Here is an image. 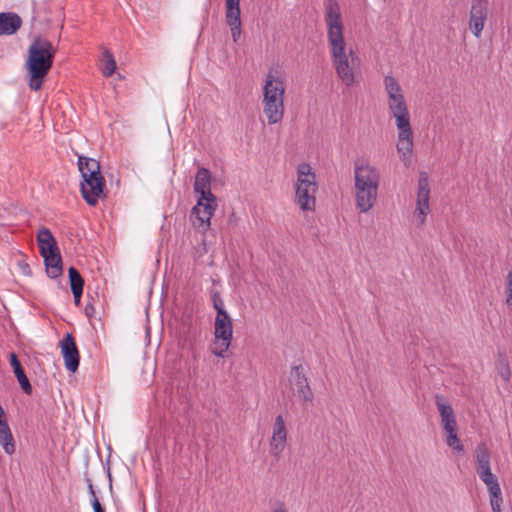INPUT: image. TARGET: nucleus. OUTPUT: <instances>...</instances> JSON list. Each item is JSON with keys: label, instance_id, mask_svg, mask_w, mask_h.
Listing matches in <instances>:
<instances>
[{"label": "nucleus", "instance_id": "f257e3e1", "mask_svg": "<svg viewBox=\"0 0 512 512\" xmlns=\"http://www.w3.org/2000/svg\"><path fill=\"white\" fill-rule=\"evenodd\" d=\"M324 8L327 41L333 67L341 82L346 87H351L356 81L359 57L352 48L347 49L339 3L336 0H326Z\"/></svg>", "mask_w": 512, "mask_h": 512}, {"label": "nucleus", "instance_id": "f03ea898", "mask_svg": "<svg viewBox=\"0 0 512 512\" xmlns=\"http://www.w3.org/2000/svg\"><path fill=\"white\" fill-rule=\"evenodd\" d=\"M383 86L387 95L390 115L395 119L397 135V152L405 166H410L414 147V135L410 122V113L399 81L392 75H386Z\"/></svg>", "mask_w": 512, "mask_h": 512}, {"label": "nucleus", "instance_id": "7ed1b4c3", "mask_svg": "<svg viewBox=\"0 0 512 512\" xmlns=\"http://www.w3.org/2000/svg\"><path fill=\"white\" fill-rule=\"evenodd\" d=\"M286 73L280 67L268 70L262 87L263 113L269 125L279 124L284 118Z\"/></svg>", "mask_w": 512, "mask_h": 512}, {"label": "nucleus", "instance_id": "20e7f679", "mask_svg": "<svg viewBox=\"0 0 512 512\" xmlns=\"http://www.w3.org/2000/svg\"><path fill=\"white\" fill-rule=\"evenodd\" d=\"M194 192L199 195L196 205L190 213V221L199 232L205 233L211 226L218 203L216 196L211 192V173L206 168H199L194 182Z\"/></svg>", "mask_w": 512, "mask_h": 512}, {"label": "nucleus", "instance_id": "39448f33", "mask_svg": "<svg viewBox=\"0 0 512 512\" xmlns=\"http://www.w3.org/2000/svg\"><path fill=\"white\" fill-rule=\"evenodd\" d=\"M380 171L363 159L354 162L355 205L361 213L369 212L377 202Z\"/></svg>", "mask_w": 512, "mask_h": 512}, {"label": "nucleus", "instance_id": "423d86ee", "mask_svg": "<svg viewBox=\"0 0 512 512\" xmlns=\"http://www.w3.org/2000/svg\"><path fill=\"white\" fill-rule=\"evenodd\" d=\"M55 54L56 48L48 39L36 37L32 41L25 61L31 90L38 91L41 89L43 81L53 65Z\"/></svg>", "mask_w": 512, "mask_h": 512}, {"label": "nucleus", "instance_id": "0eeeda50", "mask_svg": "<svg viewBox=\"0 0 512 512\" xmlns=\"http://www.w3.org/2000/svg\"><path fill=\"white\" fill-rule=\"evenodd\" d=\"M476 472L486 485L492 512H501L503 502L497 477L491 471V453L485 443H479L475 449Z\"/></svg>", "mask_w": 512, "mask_h": 512}, {"label": "nucleus", "instance_id": "6e6552de", "mask_svg": "<svg viewBox=\"0 0 512 512\" xmlns=\"http://www.w3.org/2000/svg\"><path fill=\"white\" fill-rule=\"evenodd\" d=\"M296 174L297 178L294 183L295 203L302 211L313 212L316 207V193L318 190L316 174L311 165L306 162L297 166Z\"/></svg>", "mask_w": 512, "mask_h": 512}, {"label": "nucleus", "instance_id": "1a4fd4ad", "mask_svg": "<svg viewBox=\"0 0 512 512\" xmlns=\"http://www.w3.org/2000/svg\"><path fill=\"white\" fill-rule=\"evenodd\" d=\"M214 348L212 354L224 358L233 339V322L228 312L216 314L214 321Z\"/></svg>", "mask_w": 512, "mask_h": 512}, {"label": "nucleus", "instance_id": "9d476101", "mask_svg": "<svg viewBox=\"0 0 512 512\" xmlns=\"http://www.w3.org/2000/svg\"><path fill=\"white\" fill-rule=\"evenodd\" d=\"M105 179L102 175L82 178L80 190L83 199L90 206H95L104 197Z\"/></svg>", "mask_w": 512, "mask_h": 512}, {"label": "nucleus", "instance_id": "9b49d317", "mask_svg": "<svg viewBox=\"0 0 512 512\" xmlns=\"http://www.w3.org/2000/svg\"><path fill=\"white\" fill-rule=\"evenodd\" d=\"M430 186L428 176L421 173L418 180V191L416 199V207L414 216L418 220L419 225H423L427 215L430 213Z\"/></svg>", "mask_w": 512, "mask_h": 512}, {"label": "nucleus", "instance_id": "f8f14e48", "mask_svg": "<svg viewBox=\"0 0 512 512\" xmlns=\"http://www.w3.org/2000/svg\"><path fill=\"white\" fill-rule=\"evenodd\" d=\"M289 383L297 391L298 396L304 401L309 402L313 399V393L308 383L304 367L294 365L289 374Z\"/></svg>", "mask_w": 512, "mask_h": 512}, {"label": "nucleus", "instance_id": "ddd939ff", "mask_svg": "<svg viewBox=\"0 0 512 512\" xmlns=\"http://www.w3.org/2000/svg\"><path fill=\"white\" fill-rule=\"evenodd\" d=\"M225 20L230 28L232 40L238 42L242 33L240 0H225Z\"/></svg>", "mask_w": 512, "mask_h": 512}, {"label": "nucleus", "instance_id": "4468645a", "mask_svg": "<svg viewBox=\"0 0 512 512\" xmlns=\"http://www.w3.org/2000/svg\"><path fill=\"white\" fill-rule=\"evenodd\" d=\"M287 444V429L282 415L275 418L272 435L269 440L270 453L279 458Z\"/></svg>", "mask_w": 512, "mask_h": 512}, {"label": "nucleus", "instance_id": "2eb2a0df", "mask_svg": "<svg viewBox=\"0 0 512 512\" xmlns=\"http://www.w3.org/2000/svg\"><path fill=\"white\" fill-rule=\"evenodd\" d=\"M487 0H473L469 27L476 38H480L487 18Z\"/></svg>", "mask_w": 512, "mask_h": 512}, {"label": "nucleus", "instance_id": "dca6fc26", "mask_svg": "<svg viewBox=\"0 0 512 512\" xmlns=\"http://www.w3.org/2000/svg\"><path fill=\"white\" fill-rule=\"evenodd\" d=\"M61 353L65 368L70 372H75L79 367L80 357L75 340L71 334H66L61 340Z\"/></svg>", "mask_w": 512, "mask_h": 512}, {"label": "nucleus", "instance_id": "f3484780", "mask_svg": "<svg viewBox=\"0 0 512 512\" xmlns=\"http://www.w3.org/2000/svg\"><path fill=\"white\" fill-rule=\"evenodd\" d=\"M22 26L21 17L14 12L0 13V36L13 35Z\"/></svg>", "mask_w": 512, "mask_h": 512}, {"label": "nucleus", "instance_id": "a211bd4d", "mask_svg": "<svg viewBox=\"0 0 512 512\" xmlns=\"http://www.w3.org/2000/svg\"><path fill=\"white\" fill-rule=\"evenodd\" d=\"M435 403L439 414L441 416V423L444 430L457 428V422L455 419L453 408L450 404L446 403L443 398L439 395L435 397Z\"/></svg>", "mask_w": 512, "mask_h": 512}, {"label": "nucleus", "instance_id": "6ab92c4d", "mask_svg": "<svg viewBox=\"0 0 512 512\" xmlns=\"http://www.w3.org/2000/svg\"><path fill=\"white\" fill-rule=\"evenodd\" d=\"M41 256L44 258L47 275L50 278L59 277L62 274V258L59 249Z\"/></svg>", "mask_w": 512, "mask_h": 512}, {"label": "nucleus", "instance_id": "aec40b11", "mask_svg": "<svg viewBox=\"0 0 512 512\" xmlns=\"http://www.w3.org/2000/svg\"><path fill=\"white\" fill-rule=\"evenodd\" d=\"M10 359V365L13 368V372L19 382V385L23 392L27 395H30L32 393V386L30 384V381L28 377L25 374V371L17 357V355L14 352H11L9 355Z\"/></svg>", "mask_w": 512, "mask_h": 512}, {"label": "nucleus", "instance_id": "412c9836", "mask_svg": "<svg viewBox=\"0 0 512 512\" xmlns=\"http://www.w3.org/2000/svg\"><path fill=\"white\" fill-rule=\"evenodd\" d=\"M37 244L41 255L44 253H50L51 251H57L59 249L53 234L45 227L38 230Z\"/></svg>", "mask_w": 512, "mask_h": 512}, {"label": "nucleus", "instance_id": "4be33fe9", "mask_svg": "<svg viewBox=\"0 0 512 512\" xmlns=\"http://www.w3.org/2000/svg\"><path fill=\"white\" fill-rule=\"evenodd\" d=\"M78 168L82 178L102 175L99 162L93 158L79 156Z\"/></svg>", "mask_w": 512, "mask_h": 512}, {"label": "nucleus", "instance_id": "5701e85b", "mask_svg": "<svg viewBox=\"0 0 512 512\" xmlns=\"http://www.w3.org/2000/svg\"><path fill=\"white\" fill-rule=\"evenodd\" d=\"M68 276L74 301L76 304H78L83 293L84 280L79 271L73 266L69 268Z\"/></svg>", "mask_w": 512, "mask_h": 512}, {"label": "nucleus", "instance_id": "b1692460", "mask_svg": "<svg viewBox=\"0 0 512 512\" xmlns=\"http://www.w3.org/2000/svg\"><path fill=\"white\" fill-rule=\"evenodd\" d=\"M497 372L499 376L506 382H508L511 378V370L509 366V361L507 357L503 354H499L497 364H496Z\"/></svg>", "mask_w": 512, "mask_h": 512}, {"label": "nucleus", "instance_id": "393cba45", "mask_svg": "<svg viewBox=\"0 0 512 512\" xmlns=\"http://www.w3.org/2000/svg\"><path fill=\"white\" fill-rule=\"evenodd\" d=\"M445 432L447 445L459 453L463 452L464 446L460 443V440L457 436V428L448 429L445 430Z\"/></svg>", "mask_w": 512, "mask_h": 512}, {"label": "nucleus", "instance_id": "a878e982", "mask_svg": "<svg viewBox=\"0 0 512 512\" xmlns=\"http://www.w3.org/2000/svg\"><path fill=\"white\" fill-rule=\"evenodd\" d=\"M104 57L106 59V63L104 68L102 69V73L104 76L110 77L116 70V61L109 50L104 51Z\"/></svg>", "mask_w": 512, "mask_h": 512}, {"label": "nucleus", "instance_id": "bb28decb", "mask_svg": "<svg viewBox=\"0 0 512 512\" xmlns=\"http://www.w3.org/2000/svg\"><path fill=\"white\" fill-rule=\"evenodd\" d=\"M506 304L512 308V271H509L505 282Z\"/></svg>", "mask_w": 512, "mask_h": 512}, {"label": "nucleus", "instance_id": "cd10ccee", "mask_svg": "<svg viewBox=\"0 0 512 512\" xmlns=\"http://www.w3.org/2000/svg\"><path fill=\"white\" fill-rule=\"evenodd\" d=\"M212 303L214 309L216 310V314H220V312H227L225 309L224 301L218 292H214L212 294Z\"/></svg>", "mask_w": 512, "mask_h": 512}, {"label": "nucleus", "instance_id": "c85d7f7f", "mask_svg": "<svg viewBox=\"0 0 512 512\" xmlns=\"http://www.w3.org/2000/svg\"><path fill=\"white\" fill-rule=\"evenodd\" d=\"M91 504H92L94 512H104V509L102 508L97 497H94V499H92Z\"/></svg>", "mask_w": 512, "mask_h": 512}, {"label": "nucleus", "instance_id": "c756f323", "mask_svg": "<svg viewBox=\"0 0 512 512\" xmlns=\"http://www.w3.org/2000/svg\"><path fill=\"white\" fill-rule=\"evenodd\" d=\"M20 265V268L22 269V272L26 275H30L31 274V270H30V267L27 263H19Z\"/></svg>", "mask_w": 512, "mask_h": 512}, {"label": "nucleus", "instance_id": "7c9ffc66", "mask_svg": "<svg viewBox=\"0 0 512 512\" xmlns=\"http://www.w3.org/2000/svg\"><path fill=\"white\" fill-rule=\"evenodd\" d=\"M273 512H288L283 505L276 507Z\"/></svg>", "mask_w": 512, "mask_h": 512}, {"label": "nucleus", "instance_id": "2f4dec72", "mask_svg": "<svg viewBox=\"0 0 512 512\" xmlns=\"http://www.w3.org/2000/svg\"><path fill=\"white\" fill-rule=\"evenodd\" d=\"M89 492H90L92 498L94 499V497H96V495H95V491L93 489V485L91 483L89 484Z\"/></svg>", "mask_w": 512, "mask_h": 512}, {"label": "nucleus", "instance_id": "473e14b6", "mask_svg": "<svg viewBox=\"0 0 512 512\" xmlns=\"http://www.w3.org/2000/svg\"><path fill=\"white\" fill-rule=\"evenodd\" d=\"M232 217H234V214L230 217L229 222H232Z\"/></svg>", "mask_w": 512, "mask_h": 512}]
</instances>
